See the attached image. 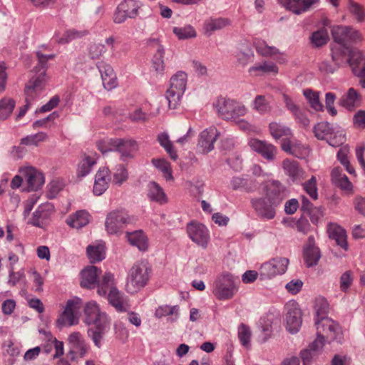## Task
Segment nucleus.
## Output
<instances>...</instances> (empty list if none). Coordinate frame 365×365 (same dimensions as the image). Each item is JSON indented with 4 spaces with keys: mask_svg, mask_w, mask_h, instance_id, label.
<instances>
[{
    "mask_svg": "<svg viewBox=\"0 0 365 365\" xmlns=\"http://www.w3.org/2000/svg\"><path fill=\"white\" fill-rule=\"evenodd\" d=\"M264 190L265 197L253 198L251 203L257 216L269 220L275 217L276 207L285 198V189L279 181L272 180L265 184Z\"/></svg>",
    "mask_w": 365,
    "mask_h": 365,
    "instance_id": "nucleus-1",
    "label": "nucleus"
},
{
    "mask_svg": "<svg viewBox=\"0 0 365 365\" xmlns=\"http://www.w3.org/2000/svg\"><path fill=\"white\" fill-rule=\"evenodd\" d=\"M332 61L339 67L349 66L354 75H364L365 59L364 54L356 48L343 45H334L331 48Z\"/></svg>",
    "mask_w": 365,
    "mask_h": 365,
    "instance_id": "nucleus-2",
    "label": "nucleus"
},
{
    "mask_svg": "<svg viewBox=\"0 0 365 365\" xmlns=\"http://www.w3.org/2000/svg\"><path fill=\"white\" fill-rule=\"evenodd\" d=\"M152 266L146 260L138 261L129 269L125 289L130 294H135L145 287L152 276Z\"/></svg>",
    "mask_w": 365,
    "mask_h": 365,
    "instance_id": "nucleus-3",
    "label": "nucleus"
},
{
    "mask_svg": "<svg viewBox=\"0 0 365 365\" xmlns=\"http://www.w3.org/2000/svg\"><path fill=\"white\" fill-rule=\"evenodd\" d=\"M36 56L38 60V66L41 67V68L37 70L38 66H36L35 69L36 70V72H39V73L29 80L24 89L26 96H28V98L31 100H34L44 88L46 82V63L48 60L53 59L55 56L53 54L44 55L41 52H37Z\"/></svg>",
    "mask_w": 365,
    "mask_h": 365,
    "instance_id": "nucleus-4",
    "label": "nucleus"
},
{
    "mask_svg": "<svg viewBox=\"0 0 365 365\" xmlns=\"http://www.w3.org/2000/svg\"><path fill=\"white\" fill-rule=\"evenodd\" d=\"M218 115L227 121H237L247 113V108L241 102L220 97L213 104Z\"/></svg>",
    "mask_w": 365,
    "mask_h": 365,
    "instance_id": "nucleus-5",
    "label": "nucleus"
},
{
    "mask_svg": "<svg viewBox=\"0 0 365 365\" xmlns=\"http://www.w3.org/2000/svg\"><path fill=\"white\" fill-rule=\"evenodd\" d=\"M187 80V74L183 71H178L171 77L170 87L166 92L170 108L175 109L179 104L186 89Z\"/></svg>",
    "mask_w": 365,
    "mask_h": 365,
    "instance_id": "nucleus-6",
    "label": "nucleus"
},
{
    "mask_svg": "<svg viewBox=\"0 0 365 365\" xmlns=\"http://www.w3.org/2000/svg\"><path fill=\"white\" fill-rule=\"evenodd\" d=\"M315 137L322 140H326L333 147L341 145L345 141V135L343 130H335L327 122H321L314 127Z\"/></svg>",
    "mask_w": 365,
    "mask_h": 365,
    "instance_id": "nucleus-7",
    "label": "nucleus"
},
{
    "mask_svg": "<svg viewBox=\"0 0 365 365\" xmlns=\"http://www.w3.org/2000/svg\"><path fill=\"white\" fill-rule=\"evenodd\" d=\"M143 4L138 0H123L114 11L113 20L115 24H123L128 19H135L142 11Z\"/></svg>",
    "mask_w": 365,
    "mask_h": 365,
    "instance_id": "nucleus-8",
    "label": "nucleus"
},
{
    "mask_svg": "<svg viewBox=\"0 0 365 365\" xmlns=\"http://www.w3.org/2000/svg\"><path fill=\"white\" fill-rule=\"evenodd\" d=\"M289 259L286 257H277L263 263L259 269V274L262 279H269L277 275L283 274L288 267Z\"/></svg>",
    "mask_w": 365,
    "mask_h": 365,
    "instance_id": "nucleus-9",
    "label": "nucleus"
},
{
    "mask_svg": "<svg viewBox=\"0 0 365 365\" xmlns=\"http://www.w3.org/2000/svg\"><path fill=\"white\" fill-rule=\"evenodd\" d=\"M237 291V289L232 276L230 274L220 276L213 284L212 293L220 300L232 299Z\"/></svg>",
    "mask_w": 365,
    "mask_h": 365,
    "instance_id": "nucleus-10",
    "label": "nucleus"
},
{
    "mask_svg": "<svg viewBox=\"0 0 365 365\" xmlns=\"http://www.w3.org/2000/svg\"><path fill=\"white\" fill-rule=\"evenodd\" d=\"M67 340L70 349L68 355L71 361H75L78 358H83L88 354L90 346L79 331L71 333Z\"/></svg>",
    "mask_w": 365,
    "mask_h": 365,
    "instance_id": "nucleus-11",
    "label": "nucleus"
},
{
    "mask_svg": "<svg viewBox=\"0 0 365 365\" xmlns=\"http://www.w3.org/2000/svg\"><path fill=\"white\" fill-rule=\"evenodd\" d=\"M81 306V299L75 298L68 300L65 309L56 320L58 327L73 326L78 323V312Z\"/></svg>",
    "mask_w": 365,
    "mask_h": 365,
    "instance_id": "nucleus-12",
    "label": "nucleus"
},
{
    "mask_svg": "<svg viewBox=\"0 0 365 365\" xmlns=\"http://www.w3.org/2000/svg\"><path fill=\"white\" fill-rule=\"evenodd\" d=\"M317 327V339H320L323 343L324 339L334 340L341 334V328L336 322L328 317L315 322Z\"/></svg>",
    "mask_w": 365,
    "mask_h": 365,
    "instance_id": "nucleus-13",
    "label": "nucleus"
},
{
    "mask_svg": "<svg viewBox=\"0 0 365 365\" xmlns=\"http://www.w3.org/2000/svg\"><path fill=\"white\" fill-rule=\"evenodd\" d=\"M331 31L336 45L345 46L347 43H356L362 39L359 31L349 26H334Z\"/></svg>",
    "mask_w": 365,
    "mask_h": 365,
    "instance_id": "nucleus-14",
    "label": "nucleus"
},
{
    "mask_svg": "<svg viewBox=\"0 0 365 365\" xmlns=\"http://www.w3.org/2000/svg\"><path fill=\"white\" fill-rule=\"evenodd\" d=\"M130 222L129 215L123 210H114L109 212L105 222L106 230L108 234L120 232L124 226Z\"/></svg>",
    "mask_w": 365,
    "mask_h": 365,
    "instance_id": "nucleus-15",
    "label": "nucleus"
},
{
    "mask_svg": "<svg viewBox=\"0 0 365 365\" xmlns=\"http://www.w3.org/2000/svg\"><path fill=\"white\" fill-rule=\"evenodd\" d=\"M84 322L88 324L101 325L110 324L108 316L105 312L101 310L95 301H91L84 307Z\"/></svg>",
    "mask_w": 365,
    "mask_h": 365,
    "instance_id": "nucleus-16",
    "label": "nucleus"
},
{
    "mask_svg": "<svg viewBox=\"0 0 365 365\" xmlns=\"http://www.w3.org/2000/svg\"><path fill=\"white\" fill-rule=\"evenodd\" d=\"M187 232L190 240L198 246L205 249L210 241L208 229L202 224L192 221L187 225Z\"/></svg>",
    "mask_w": 365,
    "mask_h": 365,
    "instance_id": "nucleus-17",
    "label": "nucleus"
},
{
    "mask_svg": "<svg viewBox=\"0 0 365 365\" xmlns=\"http://www.w3.org/2000/svg\"><path fill=\"white\" fill-rule=\"evenodd\" d=\"M248 145L253 151L257 153L267 161L272 162L276 159L278 150L273 144L265 140L251 138Z\"/></svg>",
    "mask_w": 365,
    "mask_h": 365,
    "instance_id": "nucleus-18",
    "label": "nucleus"
},
{
    "mask_svg": "<svg viewBox=\"0 0 365 365\" xmlns=\"http://www.w3.org/2000/svg\"><path fill=\"white\" fill-rule=\"evenodd\" d=\"M108 143L115 147L123 160L133 158L138 150V143L131 139L110 138Z\"/></svg>",
    "mask_w": 365,
    "mask_h": 365,
    "instance_id": "nucleus-19",
    "label": "nucleus"
},
{
    "mask_svg": "<svg viewBox=\"0 0 365 365\" xmlns=\"http://www.w3.org/2000/svg\"><path fill=\"white\" fill-rule=\"evenodd\" d=\"M285 309L287 329L292 334L297 333L302 322L301 310L294 302L287 304Z\"/></svg>",
    "mask_w": 365,
    "mask_h": 365,
    "instance_id": "nucleus-20",
    "label": "nucleus"
},
{
    "mask_svg": "<svg viewBox=\"0 0 365 365\" xmlns=\"http://www.w3.org/2000/svg\"><path fill=\"white\" fill-rule=\"evenodd\" d=\"M220 136L215 127L211 126L205 129L199 135L197 147L202 153H208L214 149V143Z\"/></svg>",
    "mask_w": 365,
    "mask_h": 365,
    "instance_id": "nucleus-21",
    "label": "nucleus"
},
{
    "mask_svg": "<svg viewBox=\"0 0 365 365\" xmlns=\"http://www.w3.org/2000/svg\"><path fill=\"white\" fill-rule=\"evenodd\" d=\"M150 45L155 50L152 58L151 71L155 72L157 76H163L165 67L163 60L165 48L157 38L151 39Z\"/></svg>",
    "mask_w": 365,
    "mask_h": 365,
    "instance_id": "nucleus-22",
    "label": "nucleus"
},
{
    "mask_svg": "<svg viewBox=\"0 0 365 365\" xmlns=\"http://www.w3.org/2000/svg\"><path fill=\"white\" fill-rule=\"evenodd\" d=\"M287 9L295 14H304L314 6L319 4V0H279Z\"/></svg>",
    "mask_w": 365,
    "mask_h": 365,
    "instance_id": "nucleus-23",
    "label": "nucleus"
},
{
    "mask_svg": "<svg viewBox=\"0 0 365 365\" xmlns=\"http://www.w3.org/2000/svg\"><path fill=\"white\" fill-rule=\"evenodd\" d=\"M24 176L29 190H37L44 183V176L42 173L33 167H27L21 170Z\"/></svg>",
    "mask_w": 365,
    "mask_h": 365,
    "instance_id": "nucleus-24",
    "label": "nucleus"
},
{
    "mask_svg": "<svg viewBox=\"0 0 365 365\" xmlns=\"http://www.w3.org/2000/svg\"><path fill=\"white\" fill-rule=\"evenodd\" d=\"M53 212V207L51 204H41L33 213L29 222L31 225L36 227H43L46 225L48 220Z\"/></svg>",
    "mask_w": 365,
    "mask_h": 365,
    "instance_id": "nucleus-25",
    "label": "nucleus"
},
{
    "mask_svg": "<svg viewBox=\"0 0 365 365\" xmlns=\"http://www.w3.org/2000/svg\"><path fill=\"white\" fill-rule=\"evenodd\" d=\"M108 300L118 312H127L130 304L127 297L117 289H111L108 294Z\"/></svg>",
    "mask_w": 365,
    "mask_h": 365,
    "instance_id": "nucleus-26",
    "label": "nucleus"
},
{
    "mask_svg": "<svg viewBox=\"0 0 365 365\" xmlns=\"http://www.w3.org/2000/svg\"><path fill=\"white\" fill-rule=\"evenodd\" d=\"M282 149L299 158H304L309 153L308 148L295 140L293 136L282 143Z\"/></svg>",
    "mask_w": 365,
    "mask_h": 365,
    "instance_id": "nucleus-27",
    "label": "nucleus"
},
{
    "mask_svg": "<svg viewBox=\"0 0 365 365\" xmlns=\"http://www.w3.org/2000/svg\"><path fill=\"white\" fill-rule=\"evenodd\" d=\"M282 166L293 182H300L304 179V171L297 161L287 158L282 161Z\"/></svg>",
    "mask_w": 365,
    "mask_h": 365,
    "instance_id": "nucleus-28",
    "label": "nucleus"
},
{
    "mask_svg": "<svg viewBox=\"0 0 365 365\" xmlns=\"http://www.w3.org/2000/svg\"><path fill=\"white\" fill-rule=\"evenodd\" d=\"M110 180V170L108 168H100L95 175L93 190L94 195H101L108 189Z\"/></svg>",
    "mask_w": 365,
    "mask_h": 365,
    "instance_id": "nucleus-29",
    "label": "nucleus"
},
{
    "mask_svg": "<svg viewBox=\"0 0 365 365\" xmlns=\"http://www.w3.org/2000/svg\"><path fill=\"white\" fill-rule=\"evenodd\" d=\"M321 257L319 249L314 245V238L309 237L307 244L304 250V262L308 267L316 265Z\"/></svg>",
    "mask_w": 365,
    "mask_h": 365,
    "instance_id": "nucleus-30",
    "label": "nucleus"
},
{
    "mask_svg": "<svg viewBox=\"0 0 365 365\" xmlns=\"http://www.w3.org/2000/svg\"><path fill=\"white\" fill-rule=\"evenodd\" d=\"M231 24V21L227 18L211 17L207 19L203 25L205 34L207 36H211L215 31L221 30Z\"/></svg>",
    "mask_w": 365,
    "mask_h": 365,
    "instance_id": "nucleus-31",
    "label": "nucleus"
},
{
    "mask_svg": "<svg viewBox=\"0 0 365 365\" xmlns=\"http://www.w3.org/2000/svg\"><path fill=\"white\" fill-rule=\"evenodd\" d=\"M101 272V271L94 266H90L84 269L81 272V287L88 289L94 288Z\"/></svg>",
    "mask_w": 365,
    "mask_h": 365,
    "instance_id": "nucleus-32",
    "label": "nucleus"
},
{
    "mask_svg": "<svg viewBox=\"0 0 365 365\" xmlns=\"http://www.w3.org/2000/svg\"><path fill=\"white\" fill-rule=\"evenodd\" d=\"M327 232L330 238L334 240L338 245L344 250L347 249L346 231L334 223L328 225Z\"/></svg>",
    "mask_w": 365,
    "mask_h": 365,
    "instance_id": "nucleus-33",
    "label": "nucleus"
},
{
    "mask_svg": "<svg viewBox=\"0 0 365 365\" xmlns=\"http://www.w3.org/2000/svg\"><path fill=\"white\" fill-rule=\"evenodd\" d=\"M91 215L86 210H78L68 216L66 223L73 228L80 229L90 222Z\"/></svg>",
    "mask_w": 365,
    "mask_h": 365,
    "instance_id": "nucleus-34",
    "label": "nucleus"
},
{
    "mask_svg": "<svg viewBox=\"0 0 365 365\" xmlns=\"http://www.w3.org/2000/svg\"><path fill=\"white\" fill-rule=\"evenodd\" d=\"M103 85L107 90H111L117 86V78L113 68L110 65L98 67Z\"/></svg>",
    "mask_w": 365,
    "mask_h": 365,
    "instance_id": "nucleus-35",
    "label": "nucleus"
},
{
    "mask_svg": "<svg viewBox=\"0 0 365 365\" xmlns=\"http://www.w3.org/2000/svg\"><path fill=\"white\" fill-rule=\"evenodd\" d=\"M361 99V96L358 92L354 88H350L341 96L339 104L348 110H353L359 105Z\"/></svg>",
    "mask_w": 365,
    "mask_h": 365,
    "instance_id": "nucleus-36",
    "label": "nucleus"
},
{
    "mask_svg": "<svg viewBox=\"0 0 365 365\" xmlns=\"http://www.w3.org/2000/svg\"><path fill=\"white\" fill-rule=\"evenodd\" d=\"M323 347V341L320 339H316L309 346V349L301 351V357L304 365H309Z\"/></svg>",
    "mask_w": 365,
    "mask_h": 365,
    "instance_id": "nucleus-37",
    "label": "nucleus"
},
{
    "mask_svg": "<svg viewBox=\"0 0 365 365\" xmlns=\"http://www.w3.org/2000/svg\"><path fill=\"white\" fill-rule=\"evenodd\" d=\"M126 238L130 245L137 247L139 250H147L148 247V239L142 230L127 232Z\"/></svg>",
    "mask_w": 365,
    "mask_h": 365,
    "instance_id": "nucleus-38",
    "label": "nucleus"
},
{
    "mask_svg": "<svg viewBox=\"0 0 365 365\" xmlns=\"http://www.w3.org/2000/svg\"><path fill=\"white\" fill-rule=\"evenodd\" d=\"M110 324L96 325L95 327L89 328L87 330L88 337L91 339L94 345L101 348L104 334L109 329Z\"/></svg>",
    "mask_w": 365,
    "mask_h": 365,
    "instance_id": "nucleus-39",
    "label": "nucleus"
},
{
    "mask_svg": "<svg viewBox=\"0 0 365 365\" xmlns=\"http://www.w3.org/2000/svg\"><path fill=\"white\" fill-rule=\"evenodd\" d=\"M148 197L150 200L159 204L167 202V197L163 189L155 182H150L148 185Z\"/></svg>",
    "mask_w": 365,
    "mask_h": 365,
    "instance_id": "nucleus-40",
    "label": "nucleus"
},
{
    "mask_svg": "<svg viewBox=\"0 0 365 365\" xmlns=\"http://www.w3.org/2000/svg\"><path fill=\"white\" fill-rule=\"evenodd\" d=\"M269 128L272 136L275 140L282 138V142H284V140H287L292 136L291 130L280 123L275 122L271 123Z\"/></svg>",
    "mask_w": 365,
    "mask_h": 365,
    "instance_id": "nucleus-41",
    "label": "nucleus"
},
{
    "mask_svg": "<svg viewBox=\"0 0 365 365\" xmlns=\"http://www.w3.org/2000/svg\"><path fill=\"white\" fill-rule=\"evenodd\" d=\"M87 255L93 263L100 262L105 258V246L103 243L90 245L87 247Z\"/></svg>",
    "mask_w": 365,
    "mask_h": 365,
    "instance_id": "nucleus-42",
    "label": "nucleus"
},
{
    "mask_svg": "<svg viewBox=\"0 0 365 365\" xmlns=\"http://www.w3.org/2000/svg\"><path fill=\"white\" fill-rule=\"evenodd\" d=\"M155 317L160 319L163 317H171V321H175L179 317V307L168 304L158 307L155 312Z\"/></svg>",
    "mask_w": 365,
    "mask_h": 365,
    "instance_id": "nucleus-43",
    "label": "nucleus"
},
{
    "mask_svg": "<svg viewBox=\"0 0 365 365\" xmlns=\"http://www.w3.org/2000/svg\"><path fill=\"white\" fill-rule=\"evenodd\" d=\"M248 71L250 75L257 76L262 73H277L278 72V68L274 63L264 62L250 67Z\"/></svg>",
    "mask_w": 365,
    "mask_h": 365,
    "instance_id": "nucleus-44",
    "label": "nucleus"
},
{
    "mask_svg": "<svg viewBox=\"0 0 365 365\" xmlns=\"http://www.w3.org/2000/svg\"><path fill=\"white\" fill-rule=\"evenodd\" d=\"M111 289H116L113 287V274L110 272L106 273L98 283L97 292L101 296H105Z\"/></svg>",
    "mask_w": 365,
    "mask_h": 365,
    "instance_id": "nucleus-45",
    "label": "nucleus"
},
{
    "mask_svg": "<svg viewBox=\"0 0 365 365\" xmlns=\"http://www.w3.org/2000/svg\"><path fill=\"white\" fill-rule=\"evenodd\" d=\"M252 108L260 114H265L271 111L272 106L264 96L257 95L252 102Z\"/></svg>",
    "mask_w": 365,
    "mask_h": 365,
    "instance_id": "nucleus-46",
    "label": "nucleus"
},
{
    "mask_svg": "<svg viewBox=\"0 0 365 365\" xmlns=\"http://www.w3.org/2000/svg\"><path fill=\"white\" fill-rule=\"evenodd\" d=\"M96 163V159L94 157L85 156L78 165L77 175L81 178L85 177L91 172Z\"/></svg>",
    "mask_w": 365,
    "mask_h": 365,
    "instance_id": "nucleus-47",
    "label": "nucleus"
},
{
    "mask_svg": "<svg viewBox=\"0 0 365 365\" xmlns=\"http://www.w3.org/2000/svg\"><path fill=\"white\" fill-rule=\"evenodd\" d=\"M157 139L160 145L169 154L171 159L175 160L178 156L175 150L174 149L173 143L170 141L168 135L165 133H160L158 135Z\"/></svg>",
    "mask_w": 365,
    "mask_h": 365,
    "instance_id": "nucleus-48",
    "label": "nucleus"
},
{
    "mask_svg": "<svg viewBox=\"0 0 365 365\" xmlns=\"http://www.w3.org/2000/svg\"><path fill=\"white\" fill-rule=\"evenodd\" d=\"M15 101L9 97H4L0 100V120L8 118L14 110Z\"/></svg>",
    "mask_w": 365,
    "mask_h": 365,
    "instance_id": "nucleus-49",
    "label": "nucleus"
},
{
    "mask_svg": "<svg viewBox=\"0 0 365 365\" xmlns=\"http://www.w3.org/2000/svg\"><path fill=\"white\" fill-rule=\"evenodd\" d=\"M349 148L347 145L341 146L337 152V159L349 174L355 175V170L349 163Z\"/></svg>",
    "mask_w": 365,
    "mask_h": 365,
    "instance_id": "nucleus-50",
    "label": "nucleus"
},
{
    "mask_svg": "<svg viewBox=\"0 0 365 365\" xmlns=\"http://www.w3.org/2000/svg\"><path fill=\"white\" fill-rule=\"evenodd\" d=\"M329 33L327 29L322 28L312 33L310 36L311 43L316 47L325 45L329 40Z\"/></svg>",
    "mask_w": 365,
    "mask_h": 365,
    "instance_id": "nucleus-51",
    "label": "nucleus"
},
{
    "mask_svg": "<svg viewBox=\"0 0 365 365\" xmlns=\"http://www.w3.org/2000/svg\"><path fill=\"white\" fill-rule=\"evenodd\" d=\"M254 43L257 52L263 56H271L279 52L277 48L268 46L264 41L257 40Z\"/></svg>",
    "mask_w": 365,
    "mask_h": 365,
    "instance_id": "nucleus-52",
    "label": "nucleus"
},
{
    "mask_svg": "<svg viewBox=\"0 0 365 365\" xmlns=\"http://www.w3.org/2000/svg\"><path fill=\"white\" fill-rule=\"evenodd\" d=\"M304 96L308 101L310 106L316 111H320L323 108V106L319 101V93L310 89L304 91Z\"/></svg>",
    "mask_w": 365,
    "mask_h": 365,
    "instance_id": "nucleus-53",
    "label": "nucleus"
},
{
    "mask_svg": "<svg viewBox=\"0 0 365 365\" xmlns=\"http://www.w3.org/2000/svg\"><path fill=\"white\" fill-rule=\"evenodd\" d=\"M173 32L180 40L194 38L197 35L194 28L190 25L185 26L184 27H174L173 29Z\"/></svg>",
    "mask_w": 365,
    "mask_h": 365,
    "instance_id": "nucleus-54",
    "label": "nucleus"
},
{
    "mask_svg": "<svg viewBox=\"0 0 365 365\" xmlns=\"http://www.w3.org/2000/svg\"><path fill=\"white\" fill-rule=\"evenodd\" d=\"M253 56V51L248 46H242L236 53L237 62L242 66H246L251 61Z\"/></svg>",
    "mask_w": 365,
    "mask_h": 365,
    "instance_id": "nucleus-55",
    "label": "nucleus"
},
{
    "mask_svg": "<svg viewBox=\"0 0 365 365\" xmlns=\"http://www.w3.org/2000/svg\"><path fill=\"white\" fill-rule=\"evenodd\" d=\"M152 163L163 173V177L166 180L173 178L170 165L167 160L165 159H153Z\"/></svg>",
    "mask_w": 365,
    "mask_h": 365,
    "instance_id": "nucleus-56",
    "label": "nucleus"
},
{
    "mask_svg": "<svg viewBox=\"0 0 365 365\" xmlns=\"http://www.w3.org/2000/svg\"><path fill=\"white\" fill-rule=\"evenodd\" d=\"M304 190L307 193L312 200L318 198L317 181L315 176L312 178L302 184Z\"/></svg>",
    "mask_w": 365,
    "mask_h": 365,
    "instance_id": "nucleus-57",
    "label": "nucleus"
},
{
    "mask_svg": "<svg viewBox=\"0 0 365 365\" xmlns=\"http://www.w3.org/2000/svg\"><path fill=\"white\" fill-rule=\"evenodd\" d=\"M328 308V303L325 299L319 298L316 300L314 305V309L316 312L315 322L317 320H322L324 317H327Z\"/></svg>",
    "mask_w": 365,
    "mask_h": 365,
    "instance_id": "nucleus-58",
    "label": "nucleus"
},
{
    "mask_svg": "<svg viewBox=\"0 0 365 365\" xmlns=\"http://www.w3.org/2000/svg\"><path fill=\"white\" fill-rule=\"evenodd\" d=\"M46 138V133L40 132L22 138L21 143L25 145H37L40 142L44 141Z\"/></svg>",
    "mask_w": 365,
    "mask_h": 365,
    "instance_id": "nucleus-59",
    "label": "nucleus"
},
{
    "mask_svg": "<svg viewBox=\"0 0 365 365\" xmlns=\"http://www.w3.org/2000/svg\"><path fill=\"white\" fill-rule=\"evenodd\" d=\"M128 178V173L124 165H117L113 173V182L118 185H121L127 180Z\"/></svg>",
    "mask_w": 365,
    "mask_h": 365,
    "instance_id": "nucleus-60",
    "label": "nucleus"
},
{
    "mask_svg": "<svg viewBox=\"0 0 365 365\" xmlns=\"http://www.w3.org/2000/svg\"><path fill=\"white\" fill-rule=\"evenodd\" d=\"M86 34V31H78L74 29L68 30L64 33L61 38L56 39V41L60 43H66L71 41L72 40L81 38Z\"/></svg>",
    "mask_w": 365,
    "mask_h": 365,
    "instance_id": "nucleus-61",
    "label": "nucleus"
},
{
    "mask_svg": "<svg viewBox=\"0 0 365 365\" xmlns=\"http://www.w3.org/2000/svg\"><path fill=\"white\" fill-rule=\"evenodd\" d=\"M349 10L359 22H362L365 19V11L360 4L350 1Z\"/></svg>",
    "mask_w": 365,
    "mask_h": 365,
    "instance_id": "nucleus-62",
    "label": "nucleus"
},
{
    "mask_svg": "<svg viewBox=\"0 0 365 365\" xmlns=\"http://www.w3.org/2000/svg\"><path fill=\"white\" fill-rule=\"evenodd\" d=\"M251 331L250 328L244 324H242L238 328V338L244 346H247L250 344Z\"/></svg>",
    "mask_w": 365,
    "mask_h": 365,
    "instance_id": "nucleus-63",
    "label": "nucleus"
},
{
    "mask_svg": "<svg viewBox=\"0 0 365 365\" xmlns=\"http://www.w3.org/2000/svg\"><path fill=\"white\" fill-rule=\"evenodd\" d=\"M106 50L105 45L94 43L89 47V56L93 59H98L106 52Z\"/></svg>",
    "mask_w": 365,
    "mask_h": 365,
    "instance_id": "nucleus-64",
    "label": "nucleus"
}]
</instances>
